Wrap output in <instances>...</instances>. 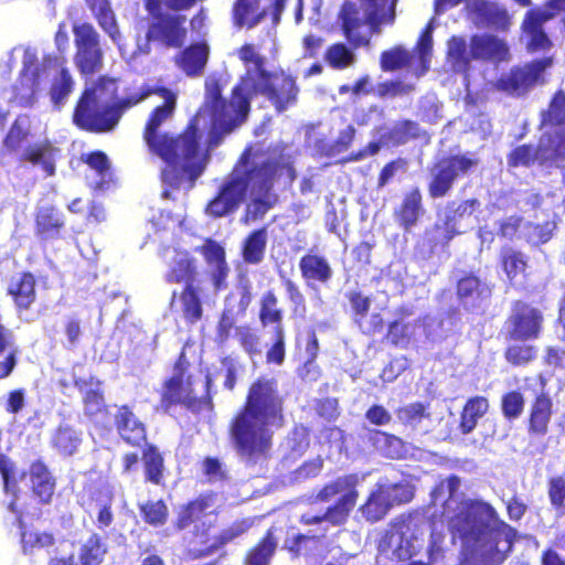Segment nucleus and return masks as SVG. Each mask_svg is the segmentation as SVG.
<instances>
[{
    "mask_svg": "<svg viewBox=\"0 0 565 565\" xmlns=\"http://www.w3.org/2000/svg\"><path fill=\"white\" fill-rule=\"evenodd\" d=\"M117 82L113 78L99 77L96 82L86 83V88L74 113V122L88 131L107 132L113 130L125 110L137 105L151 94L162 97L163 104L151 113L146 125L143 138L151 151L157 153L167 164L162 170V198L177 200L189 191L194 180L202 173L207 161L206 151L201 140L207 131L206 150L217 147L227 134L223 125V115L216 114L212 104L199 110L186 131L177 139L160 132L163 124L174 113L177 95L167 88H141L127 98H117Z\"/></svg>",
    "mask_w": 565,
    "mask_h": 565,
    "instance_id": "f257e3e1",
    "label": "nucleus"
},
{
    "mask_svg": "<svg viewBox=\"0 0 565 565\" xmlns=\"http://www.w3.org/2000/svg\"><path fill=\"white\" fill-rule=\"evenodd\" d=\"M459 488L460 479L449 477L430 493L431 503L441 504L454 539L461 541L465 559L459 565L501 563L512 547L513 529L500 521L488 503L465 500Z\"/></svg>",
    "mask_w": 565,
    "mask_h": 565,
    "instance_id": "f03ea898",
    "label": "nucleus"
},
{
    "mask_svg": "<svg viewBox=\"0 0 565 565\" xmlns=\"http://www.w3.org/2000/svg\"><path fill=\"white\" fill-rule=\"evenodd\" d=\"M277 173V167L267 154L248 149L221 186L217 196L207 204L206 213L215 217L226 215L235 211L249 192L250 203L246 209L245 222L264 216L276 202L270 186Z\"/></svg>",
    "mask_w": 565,
    "mask_h": 565,
    "instance_id": "7ed1b4c3",
    "label": "nucleus"
},
{
    "mask_svg": "<svg viewBox=\"0 0 565 565\" xmlns=\"http://www.w3.org/2000/svg\"><path fill=\"white\" fill-rule=\"evenodd\" d=\"M281 398L273 380L255 382L247 396L245 408L231 427V437L238 456L255 462L271 445L273 427L281 425Z\"/></svg>",
    "mask_w": 565,
    "mask_h": 565,
    "instance_id": "20e7f679",
    "label": "nucleus"
},
{
    "mask_svg": "<svg viewBox=\"0 0 565 565\" xmlns=\"http://www.w3.org/2000/svg\"><path fill=\"white\" fill-rule=\"evenodd\" d=\"M18 60H21L23 66L14 84V98L21 106H32L49 82L52 83V103L56 107L64 105L73 89V79L61 60L49 57L39 64L35 50L14 47L7 54L6 61L0 63V74H9Z\"/></svg>",
    "mask_w": 565,
    "mask_h": 565,
    "instance_id": "39448f33",
    "label": "nucleus"
},
{
    "mask_svg": "<svg viewBox=\"0 0 565 565\" xmlns=\"http://www.w3.org/2000/svg\"><path fill=\"white\" fill-rule=\"evenodd\" d=\"M237 55L245 66V75L241 83L234 87L230 103L221 99V88L215 78H207L205 89L207 105L212 104L216 114L223 115V125L230 134L239 126L246 118L249 110V98L258 92H269L271 74L266 71V57L252 44L242 46Z\"/></svg>",
    "mask_w": 565,
    "mask_h": 565,
    "instance_id": "423d86ee",
    "label": "nucleus"
},
{
    "mask_svg": "<svg viewBox=\"0 0 565 565\" xmlns=\"http://www.w3.org/2000/svg\"><path fill=\"white\" fill-rule=\"evenodd\" d=\"M398 0H347L340 19L349 42L355 46L367 44L373 31L382 24H392Z\"/></svg>",
    "mask_w": 565,
    "mask_h": 565,
    "instance_id": "0eeeda50",
    "label": "nucleus"
},
{
    "mask_svg": "<svg viewBox=\"0 0 565 565\" xmlns=\"http://www.w3.org/2000/svg\"><path fill=\"white\" fill-rule=\"evenodd\" d=\"M364 476L347 475L337 478L326 484L317 494L321 502H333L322 515L307 513L302 521L307 524L328 522L332 525H340L345 522L349 513L356 504L359 492L358 486L364 480Z\"/></svg>",
    "mask_w": 565,
    "mask_h": 565,
    "instance_id": "6e6552de",
    "label": "nucleus"
},
{
    "mask_svg": "<svg viewBox=\"0 0 565 565\" xmlns=\"http://www.w3.org/2000/svg\"><path fill=\"white\" fill-rule=\"evenodd\" d=\"M30 128L31 122L26 116L18 117L3 140L1 156L22 150L20 162H29L32 166L41 167L46 175H52L55 171L57 149L49 142H40L23 148L30 135Z\"/></svg>",
    "mask_w": 565,
    "mask_h": 565,
    "instance_id": "1a4fd4ad",
    "label": "nucleus"
},
{
    "mask_svg": "<svg viewBox=\"0 0 565 565\" xmlns=\"http://www.w3.org/2000/svg\"><path fill=\"white\" fill-rule=\"evenodd\" d=\"M423 532L409 523L392 526L381 539L377 565H398L409 561L422 547Z\"/></svg>",
    "mask_w": 565,
    "mask_h": 565,
    "instance_id": "9d476101",
    "label": "nucleus"
},
{
    "mask_svg": "<svg viewBox=\"0 0 565 565\" xmlns=\"http://www.w3.org/2000/svg\"><path fill=\"white\" fill-rule=\"evenodd\" d=\"M146 8L153 21L147 32V42L145 46H139L143 53L149 52V41H158L171 47H180L186 38L185 15L178 13H160V0H146Z\"/></svg>",
    "mask_w": 565,
    "mask_h": 565,
    "instance_id": "9b49d317",
    "label": "nucleus"
},
{
    "mask_svg": "<svg viewBox=\"0 0 565 565\" xmlns=\"http://www.w3.org/2000/svg\"><path fill=\"white\" fill-rule=\"evenodd\" d=\"M565 158V140L555 143L550 135H542L536 149L531 146H520L515 148L509 157L511 167H527L533 162L540 164L553 162Z\"/></svg>",
    "mask_w": 565,
    "mask_h": 565,
    "instance_id": "f8f14e48",
    "label": "nucleus"
},
{
    "mask_svg": "<svg viewBox=\"0 0 565 565\" xmlns=\"http://www.w3.org/2000/svg\"><path fill=\"white\" fill-rule=\"evenodd\" d=\"M556 11H565V0H553L546 8L526 13L522 29L530 51L545 50L550 46V40L542 30V25L552 19Z\"/></svg>",
    "mask_w": 565,
    "mask_h": 565,
    "instance_id": "ddd939ff",
    "label": "nucleus"
},
{
    "mask_svg": "<svg viewBox=\"0 0 565 565\" xmlns=\"http://www.w3.org/2000/svg\"><path fill=\"white\" fill-rule=\"evenodd\" d=\"M195 387L192 379L185 371L183 355L177 362L172 376L166 382L162 391V405L182 404L193 406L196 401Z\"/></svg>",
    "mask_w": 565,
    "mask_h": 565,
    "instance_id": "4468645a",
    "label": "nucleus"
},
{
    "mask_svg": "<svg viewBox=\"0 0 565 565\" xmlns=\"http://www.w3.org/2000/svg\"><path fill=\"white\" fill-rule=\"evenodd\" d=\"M476 164V160L467 157H452L439 162L433 170V181L429 185L430 195L444 196L451 188L454 180Z\"/></svg>",
    "mask_w": 565,
    "mask_h": 565,
    "instance_id": "2eb2a0df",
    "label": "nucleus"
},
{
    "mask_svg": "<svg viewBox=\"0 0 565 565\" xmlns=\"http://www.w3.org/2000/svg\"><path fill=\"white\" fill-rule=\"evenodd\" d=\"M550 58L535 61L524 67L513 70L509 75L502 76L497 86L508 93L520 94L541 81L543 71L551 65Z\"/></svg>",
    "mask_w": 565,
    "mask_h": 565,
    "instance_id": "dca6fc26",
    "label": "nucleus"
},
{
    "mask_svg": "<svg viewBox=\"0 0 565 565\" xmlns=\"http://www.w3.org/2000/svg\"><path fill=\"white\" fill-rule=\"evenodd\" d=\"M204 256L207 273L211 276L212 292H216L225 285L228 275V266L225 262L224 248L213 241H207L200 248Z\"/></svg>",
    "mask_w": 565,
    "mask_h": 565,
    "instance_id": "f3484780",
    "label": "nucleus"
},
{
    "mask_svg": "<svg viewBox=\"0 0 565 565\" xmlns=\"http://www.w3.org/2000/svg\"><path fill=\"white\" fill-rule=\"evenodd\" d=\"M164 259L168 264L169 270L166 278L170 282H196L194 277L196 275L195 259L190 256L186 250L167 249L164 252Z\"/></svg>",
    "mask_w": 565,
    "mask_h": 565,
    "instance_id": "a211bd4d",
    "label": "nucleus"
},
{
    "mask_svg": "<svg viewBox=\"0 0 565 565\" xmlns=\"http://www.w3.org/2000/svg\"><path fill=\"white\" fill-rule=\"evenodd\" d=\"M268 90L258 92V94L265 95L278 111H282L296 102L299 89L294 77L281 73L280 75L270 76Z\"/></svg>",
    "mask_w": 565,
    "mask_h": 565,
    "instance_id": "6ab92c4d",
    "label": "nucleus"
},
{
    "mask_svg": "<svg viewBox=\"0 0 565 565\" xmlns=\"http://www.w3.org/2000/svg\"><path fill=\"white\" fill-rule=\"evenodd\" d=\"M542 322L541 313L531 307L520 306L511 319L510 334L516 340H526L539 334Z\"/></svg>",
    "mask_w": 565,
    "mask_h": 565,
    "instance_id": "aec40b11",
    "label": "nucleus"
},
{
    "mask_svg": "<svg viewBox=\"0 0 565 565\" xmlns=\"http://www.w3.org/2000/svg\"><path fill=\"white\" fill-rule=\"evenodd\" d=\"M397 420L413 429L427 433L433 427L429 406L422 402H414L398 407L395 412Z\"/></svg>",
    "mask_w": 565,
    "mask_h": 565,
    "instance_id": "412c9836",
    "label": "nucleus"
},
{
    "mask_svg": "<svg viewBox=\"0 0 565 565\" xmlns=\"http://www.w3.org/2000/svg\"><path fill=\"white\" fill-rule=\"evenodd\" d=\"M480 206V203L476 199L467 200L461 203H449L441 210L443 220L450 222L458 228V234L466 231V228L472 227L475 224V212Z\"/></svg>",
    "mask_w": 565,
    "mask_h": 565,
    "instance_id": "4be33fe9",
    "label": "nucleus"
},
{
    "mask_svg": "<svg viewBox=\"0 0 565 565\" xmlns=\"http://www.w3.org/2000/svg\"><path fill=\"white\" fill-rule=\"evenodd\" d=\"M543 125L545 128L543 135H550L554 138L555 143L565 140V95L559 92L551 102L550 108L543 114Z\"/></svg>",
    "mask_w": 565,
    "mask_h": 565,
    "instance_id": "5701e85b",
    "label": "nucleus"
},
{
    "mask_svg": "<svg viewBox=\"0 0 565 565\" xmlns=\"http://www.w3.org/2000/svg\"><path fill=\"white\" fill-rule=\"evenodd\" d=\"M467 10L471 20L478 25H500L505 26L507 12L501 10L494 3L484 0H469Z\"/></svg>",
    "mask_w": 565,
    "mask_h": 565,
    "instance_id": "b1692460",
    "label": "nucleus"
},
{
    "mask_svg": "<svg viewBox=\"0 0 565 565\" xmlns=\"http://www.w3.org/2000/svg\"><path fill=\"white\" fill-rule=\"evenodd\" d=\"M473 40L470 42L461 36H452L447 44V62L455 72H466L472 60H476Z\"/></svg>",
    "mask_w": 565,
    "mask_h": 565,
    "instance_id": "393cba45",
    "label": "nucleus"
},
{
    "mask_svg": "<svg viewBox=\"0 0 565 565\" xmlns=\"http://www.w3.org/2000/svg\"><path fill=\"white\" fill-rule=\"evenodd\" d=\"M390 493L386 492L384 481L379 480L367 498V501L361 507L360 511L370 522L382 520L392 508Z\"/></svg>",
    "mask_w": 565,
    "mask_h": 565,
    "instance_id": "a878e982",
    "label": "nucleus"
},
{
    "mask_svg": "<svg viewBox=\"0 0 565 565\" xmlns=\"http://www.w3.org/2000/svg\"><path fill=\"white\" fill-rule=\"evenodd\" d=\"M206 288L201 281L189 282L181 294V305L184 318L191 322L198 321L202 317V303L207 300Z\"/></svg>",
    "mask_w": 565,
    "mask_h": 565,
    "instance_id": "bb28decb",
    "label": "nucleus"
},
{
    "mask_svg": "<svg viewBox=\"0 0 565 565\" xmlns=\"http://www.w3.org/2000/svg\"><path fill=\"white\" fill-rule=\"evenodd\" d=\"M64 226L62 213L49 203H42L36 212V233L44 239L55 238Z\"/></svg>",
    "mask_w": 565,
    "mask_h": 565,
    "instance_id": "cd10ccee",
    "label": "nucleus"
},
{
    "mask_svg": "<svg viewBox=\"0 0 565 565\" xmlns=\"http://www.w3.org/2000/svg\"><path fill=\"white\" fill-rule=\"evenodd\" d=\"M457 292L465 306L479 307L490 297L491 290L477 276L468 275L458 281Z\"/></svg>",
    "mask_w": 565,
    "mask_h": 565,
    "instance_id": "c85d7f7f",
    "label": "nucleus"
},
{
    "mask_svg": "<svg viewBox=\"0 0 565 565\" xmlns=\"http://www.w3.org/2000/svg\"><path fill=\"white\" fill-rule=\"evenodd\" d=\"M117 429L120 436L129 444L139 445L146 439L145 426L127 407L118 408L116 414Z\"/></svg>",
    "mask_w": 565,
    "mask_h": 565,
    "instance_id": "c756f323",
    "label": "nucleus"
},
{
    "mask_svg": "<svg viewBox=\"0 0 565 565\" xmlns=\"http://www.w3.org/2000/svg\"><path fill=\"white\" fill-rule=\"evenodd\" d=\"M476 60H504L508 55L507 44L497 36L481 34L472 36Z\"/></svg>",
    "mask_w": 565,
    "mask_h": 565,
    "instance_id": "7c9ffc66",
    "label": "nucleus"
},
{
    "mask_svg": "<svg viewBox=\"0 0 565 565\" xmlns=\"http://www.w3.org/2000/svg\"><path fill=\"white\" fill-rule=\"evenodd\" d=\"M209 50L205 44H196L184 50L175 57V63L189 76L199 75L206 64Z\"/></svg>",
    "mask_w": 565,
    "mask_h": 565,
    "instance_id": "2f4dec72",
    "label": "nucleus"
},
{
    "mask_svg": "<svg viewBox=\"0 0 565 565\" xmlns=\"http://www.w3.org/2000/svg\"><path fill=\"white\" fill-rule=\"evenodd\" d=\"M551 415V398L545 394L539 395L531 406L529 431L540 436L545 435L547 433Z\"/></svg>",
    "mask_w": 565,
    "mask_h": 565,
    "instance_id": "473e14b6",
    "label": "nucleus"
},
{
    "mask_svg": "<svg viewBox=\"0 0 565 565\" xmlns=\"http://www.w3.org/2000/svg\"><path fill=\"white\" fill-rule=\"evenodd\" d=\"M30 479L33 493L41 502L49 503L54 494L55 482L47 468L41 462L33 463L30 469Z\"/></svg>",
    "mask_w": 565,
    "mask_h": 565,
    "instance_id": "72a5a7b5",
    "label": "nucleus"
},
{
    "mask_svg": "<svg viewBox=\"0 0 565 565\" xmlns=\"http://www.w3.org/2000/svg\"><path fill=\"white\" fill-rule=\"evenodd\" d=\"M75 385L84 394L85 413L90 417L102 414L105 405L99 390L100 383L90 377L89 380H75Z\"/></svg>",
    "mask_w": 565,
    "mask_h": 565,
    "instance_id": "f704fd0d",
    "label": "nucleus"
},
{
    "mask_svg": "<svg viewBox=\"0 0 565 565\" xmlns=\"http://www.w3.org/2000/svg\"><path fill=\"white\" fill-rule=\"evenodd\" d=\"M35 280L31 274H21L13 277L9 285V294L13 296L20 308H29L35 299Z\"/></svg>",
    "mask_w": 565,
    "mask_h": 565,
    "instance_id": "c9c22d12",
    "label": "nucleus"
},
{
    "mask_svg": "<svg viewBox=\"0 0 565 565\" xmlns=\"http://www.w3.org/2000/svg\"><path fill=\"white\" fill-rule=\"evenodd\" d=\"M211 501L212 497H204L183 507L179 512L178 527L184 529L191 523L198 522L201 518H206L211 521L213 519V504Z\"/></svg>",
    "mask_w": 565,
    "mask_h": 565,
    "instance_id": "e433bc0d",
    "label": "nucleus"
},
{
    "mask_svg": "<svg viewBox=\"0 0 565 565\" xmlns=\"http://www.w3.org/2000/svg\"><path fill=\"white\" fill-rule=\"evenodd\" d=\"M99 26L109 35V38L117 42L119 39V30L116 23L115 14L109 6L108 0H85Z\"/></svg>",
    "mask_w": 565,
    "mask_h": 565,
    "instance_id": "4c0bfd02",
    "label": "nucleus"
},
{
    "mask_svg": "<svg viewBox=\"0 0 565 565\" xmlns=\"http://www.w3.org/2000/svg\"><path fill=\"white\" fill-rule=\"evenodd\" d=\"M489 403L484 397H473L470 398L461 413L459 429L462 434L471 433L476 426L478 420L488 412Z\"/></svg>",
    "mask_w": 565,
    "mask_h": 565,
    "instance_id": "58836bf2",
    "label": "nucleus"
},
{
    "mask_svg": "<svg viewBox=\"0 0 565 565\" xmlns=\"http://www.w3.org/2000/svg\"><path fill=\"white\" fill-rule=\"evenodd\" d=\"M456 235H458V228H455V225L450 222L443 220V212L439 211L435 225L425 232V239L430 248H434L447 245Z\"/></svg>",
    "mask_w": 565,
    "mask_h": 565,
    "instance_id": "ea45409f",
    "label": "nucleus"
},
{
    "mask_svg": "<svg viewBox=\"0 0 565 565\" xmlns=\"http://www.w3.org/2000/svg\"><path fill=\"white\" fill-rule=\"evenodd\" d=\"M262 17L258 0H236L233 8V20L235 25L253 28Z\"/></svg>",
    "mask_w": 565,
    "mask_h": 565,
    "instance_id": "a19ab883",
    "label": "nucleus"
},
{
    "mask_svg": "<svg viewBox=\"0 0 565 565\" xmlns=\"http://www.w3.org/2000/svg\"><path fill=\"white\" fill-rule=\"evenodd\" d=\"M300 270L307 279L327 281L331 277L332 270L327 259L317 255H307L300 260Z\"/></svg>",
    "mask_w": 565,
    "mask_h": 565,
    "instance_id": "79ce46f5",
    "label": "nucleus"
},
{
    "mask_svg": "<svg viewBox=\"0 0 565 565\" xmlns=\"http://www.w3.org/2000/svg\"><path fill=\"white\" fill-rule=\"evenodd\" d=\"M267 245L266 230L253 232L244 242L243 258L246 263L258 264L263 260Z\"/></svg>",
    "mask_w": 565,
    "mask_h": 565,
    "instance_id": "37998d69",
    "label": "nucleus"
},
{
    "mask_svg": "<svg viewBox=\"0 0 565 565\" xmlns=\"http://www.w3.org/2000/svg\"><path fill=\"white\" fill-rule=\"evenodd\" d=\"M114 495L115 487L111 484H105L98 491L96 498V505L98 509L96 521L99 529L108 527L114 521L111 512Z\"/></svg>",
    "mask_w": 565,
    "mask_h": 565,
    "instance_id": "c03bdc74",
    "label": "nucleus"
},
{
    "mask_svg": "<svg viewBox=\"0 0 565 565\" xmlns=\"http://www.w3.org/2000/svg\"><path fill=\"white\" fill-rule=\"evenodd\" d=\"M75 64L84 75H93L103 68V51L100 46L77 50Z\"/></svg>",
    "mask_w": 565,
    "mask_h": 565,
    "instance_id": "a18cd8bd",
    "label": "nucleus"
},
{
    "mask_svg": "<svg viewBox=\"0 0 565 565\" xmlns=\"http://www.w3.org/2000/svg\"><path fill=\"white\" fill-rule=\"evenodd\" d=\"M54 447L63 455H73L82 444V434L67 425H62L53 438Z\"/></svg>",
    "mask_w": 565,
    "mask_h": 565,
    "instance_id": "49530a36",
    "label": "nucleus"
},
{
    "mask_svg": "<svg viewBox=\"0 0 565 565\" xmlns=\"http://www.w3.org/2000/svg\"><path fill=\"white\" fill-rule=\"evenodd\" d=\"M17 352L11 331L0 323V353L7 354L4 361H0V379L8 376L12 372L15 365Z\"/></svg>",
    "mask_w": 565,
    "mask_h": 565,
    "instance_id": "de8ad7c7",
    "label": "nucleus"
},
{
    "mask_svg": "<svg viewBox=\"0 0 565 565\" xmlns=\"http://www.w3.org/2000/svg\"><path fill=\"white\" fill-rule=\"evenodd\" d=\"M106 554V547L97 534H93L82 545L77 556L81 565H100Z\"/></svg>",
    "mask_w": 565,
    "mask_h": 565,
    "instance_id": "09e8293b",
    "label": "nucleus"
},
{
    "mask_svg": "<svg viewBox=\"0 0 565 565\" xmlns=\"http://www.w3.org/2000/svg\"><path fill=\"white\" fill-rule=\"evenodd\" d=\"M87 164L92 172L99 177L98 181H93L92 175H87L90 184L96 189H103L104 184L110 179V166L107 156L103 152H94L88 156Z\"/></svg>",
    "mask_w": 565,
    "mask_h": 565,
    "instance_id": "8fccbe9b",
    "label": "nucleus"
},
{
    "mask_svg": "<svg viewBox=\"0 0 565 565\" xmlns=\"http://www.w3.org/2000/svg\"><path fill=\"white\" fill-rule=\"evenodd\" d=\"M422 213V195L418 189L412 190L406 194L402 204L399 216L402 223L406 226H413Z\"/></svg>",
    "mask_w": 565,
    "mask_h": 565,
    "instance_id": "3c124183",
    "label": "nucleus"
},
{
    "mask_svg": "<svg viewBox=\"0 0 565 565\" xmlns=\"http://www.w3.org/2000/svg\"><path fill=\"white\" fill-rule=\"evenodd\" d=\"M415 55L402 46L386 51L382 54L381 66L384 71H395L402 67H412Z\"/></svg>",
    "mask_w": 565,
    "mask_h": 565,
    "instance_id": "603ef678",
    "label": "nucleus"
},
{
    "mask_svg": "<svg viewBox=\"0 0 565 565\" xmlns=\"http://www.w3.org/2000/svg\"><path fill=\"white\" fill-rule=\"evenodd\" d=\"M259 318L264 326L273 323L274 328L282 327V315L277 307V298L270 291L266 292L262 299Z\"/></svg>",
    "mask_w": 565,
    "mask_h": 565,
    "instance_id": "864d4df0",
    "label": "nucleus"
},
{
    "mask_svg": "<svg viewBox=\"0 0 565 565\" xmlns=\"http://www.w3.org/2000/svg\"><path fill=\"white\" fill-rule=\"evenodd\" d=\"M326 60L333 68L342 70L354 64L355 55L344 44L338 43L328 49Z\"/></svg>",
    "mask_w": 565,
    "mask_h": 565,
    "instance_id": "5fc2aeb1",
    "label": "nucleus"
},
{
    "mask_svg": "<svg viewBox=\"0 0 565 565\" xmlns=\"http://www.w3.org/2000/svg\"><path fill=\"white\" fill-rule=\"evenodd\" d=\"M22 550L24 554H34L41 548L53 544V536L49 533L24 531L21 534Z\"/></svg>",
    "mask_w": 565,
    "mask_h": 565,
    "instance_id": "6e6d98bb",
    "label": "nucleus"
},
{
    "mask_svg": "<svg viewBox=\"0 0 565 565\" xmlns=\"http://www.w3.org/2000/svg\"><path fill=\"white\" fill-rule=\"evenodd\" d=\"M77 50L99 46V35L89 23H76L73 26Z\"/></svg>",
    "mask_w": 565,
    "mask_h": 565,
    "instance_id": "4d7b16f0",
    "label": "nucleus"
},
{
    "mask_svg": "<svg viewBox=\"0 0 565 565\" xmlns=\"http://www.w3.org/2000/svg\"><path fill=\"white\" fill-rule=\"evenodd\" d=\"M433 28L431 24L427 26V29L422 34L418 44H417V54L419 61V67L415 68V73L417 76L423 75L427 70L430 62L431 51H433Z\"/></svg>",
    "mask_w": 565,
    "mask_h": 565,
    "instance_id": "13d9d810",
    "label": "nucleus"
},
{
    "mask_svg": "<svg viewBox=\"0 0 565 565\" xmlns=\"http://www.w3.org/2000/svg\"><path fill=\"white\" fill-rule=\"evenodd\" d=\"M275 548L276 542L271 537V533H268L263 542L248 554L247 561L249 565H267Z\"/></svg>",
    "mask_w": 565,
    "mask_h": 565,
    "instance_id": "bf43d9fd",
    "label": "nucleus"
},
{
    "mask_svg": "<svg viewBox=\"0 0 565 565\" xmlns=\"http://www.w3.org/2000/svg\"><path fill=\"white\" fill-rule=\"evenodd\" d=\"M381 481H384L385 490L390 493L392 505L406 503L413 499L414 488L409 483H391L387 479H381Z\"/></svg>",
    "mask_w": 565,
    "mask_h": 565,
    "instance_id": "052dcab7",
    "label": "nucleus"
},
{
    "mask_svg": "<svg viewBox=\"0 0 565 565\" xmlns=\"http://www.w3.org/2000/svg\"><path fill=\"white\" fill-rule=\"evenodd\" d=\"M143 460L148 480L159 483L162 476V457L154 448H149L143 454Z\"/></svg>",
    "mask_w": 565,
    "mask_h": 565,
    "instance_id": "680f3d73",
    "label": "nucleus"
},
{
    "mask_svg": "<svg viewBox=\"0 0 565 565\" xmlns=\"http://www.w3.org/2000/svg\"><path fill=\"white\" fill-rule=\"evenodd\" d=\"M524 408V398L519 392H510L502 398V412L507 418H518Z\"/></svg>",
    "mask_w": 565,
    "mask_h": 565,
    "instance_id": "e2e57ef3",
    "label": "nucleus"
},
{
    "mask_svg": "<svg viewBox=\"0 0 565 565\" xmlns=\"http://www.w3.org/2000/svg\"><path fill=\"white\" fill-rule=\"evenodd\" d=\"M274 344L267 351L266 359L268 363L280 365L285 360V332L282 327L274 328Z\"/></svg>",
    "mask_w": 565,
    "mask_h": 565,
    "instance_id": "0e129e2a",
    "label": "nucleus"
},
{
    "mask_svg": "<svg viewBox=\"0 0 565 565\" xmlns=\"http://www.w3.org/2000/svg\"><path fill=\"white\" fill-rule=\"evenodd\" d=\"M416 328H417V324L395 321L390 324L387 338L394 344L403 343L405 340H409L413 337H415Z\"/></svg>",
    "mask_w": 565,
    "mask_h": 565,
    "instance_id": "69168bd1",
    "label": "nucleus"
},
{
    "mask_svg": "<svg viewBox=\"0 0 565 565\" xmlns=\"http://www.w3.org/2000/svg\"><path fill=\"white\" fill-rule=\"evenodd\" d=\"M548 497L551 504L565 513V479L556 477L550 480L548 483Z\"/></svg>",
    "mask_w": 565,
    "mask_h": 565,
    "instance_id": "338daca9",
    "label": "nucleus"
},
{
    "mask_svg": "<svg viewBox=\"0 0 565 565\" xmlns=\"http://www.w3.org/2000/svg\"><path fill=\"white\" fill-rule=\"evenodd\" d=\"M236 337L244 350L249 354L260 353L259 337L249 328L242 327L236 330Z\"/></svg>",
    "mask_w": 565,
    "mask_h": 565,
    "instance_id": "774afa93",
    "label": "nucleus"
}]
</instances>
